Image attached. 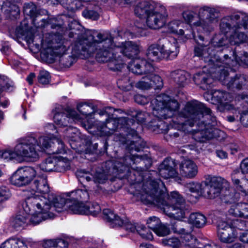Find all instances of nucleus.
<instances>
[{
	"label": "nucleus",
	"instance_id": "nucleus-1",
	"mask_svg": "<svg viewBox=\"0 0 248 248\" xmlns=\"http://www.w3.org/2000/svg\"><path fill=\"white\" fill-rule=\"evenodd\" d=\"M73 56L90 55L96 52V58L99 62H108L109 68L120 70L124 66L123 57L132 58L139 52V46L135 42L125 41L113 42L112 37L108 34L98 33L95 38L90 35L88 39H79L69 47Z\"/></svg>",
	"mask_w": 248,
	"mask_h": 248
},
{
	"label": "nucleus",
	"instance_id": "nucleus-2",
	"mask_svg": "<svg viewBox=\"0 0 248 248\" xmlns=\"http://www.w3.org/2000/svg\"><path fill=\"white\" fill-rule=\"evenodd\" d=\"M211 116V110L197 100L188 102L185 107L172 119V127L185 132L196 134L195 138L200 142H205L220 136L223 132L205 124L202 118Z\"/></svg>",
	"mask_w": 248,
	"mask_h": 248
},
{
	"label": "nucleus",
	"instance_id": "nucleus-3",
	"mask_svg": "<svg viewBox=\"0 0 248 248\" xmlns=\"http://www.w3.org/2000/svg\"><path fill=\"white\" fill-rule=\"evenodd\" d=\"M142 186L137 194L142 201L155 204L170 217L176 219L185 217L186 212L185 201L178 192L166 194L164 184L160 180H148Z\"/></svg>",
	"mask_w": 248,
	"mask_h": 248
},
{
	"label": "nucleus",
	"instance_id": "nucleus-4",
	"mask_svg": "<svg viewBox=\"0 0 248 248\" xmlns=\"http://www.w3.org/2000/svg\"><path fill=\"white\" fill-rule=\"evenodd\" d=\"M141 162H147L151 164V159L146 155H127L123 158L115 160L114 162L109 160L106 162V166H108L107 171L98 169L96 170H91L88 171L85 170H78L76 172V175L81 183L92 182L96 185L103 184L106 183L108 179V174H119L125 170H129V167L135 170L139 176H141V180H143V175L145 173L143 168L141 167H132V164L140 163Z\"/></svg>",
	"mask_w": 248,
	"mask_h": 248
},
{
	"label": "nucleus",
	"instance_id": "nucleus-5",
	"mask_svg": "<svg viewBox=\"0 0 248 248\" xmlns=\"http://www.w3.org/2000/svg\"><path fill=\"white\" fill-rule=\"evenodd\" d=\"M182 16L188 25L180 20H173L169 23L167 28L170 32L183 36V39L187 40L194 36L191 29L199 28L205 31H211L212 24L217 21L218 13L214 8L203 6L199 9L198 15L193 11H186Z\"/></svg>",
	"mask_w": 248,
	"mask_h": 248
},
{
	"label": "nucleus",
	"instance_id": "nucleus-6",
	"mask_svg": "<svg viewBox=\"0 0 248 248\" xmlns=\"http://www.w3.org/2000/svg\"><path fill=\"white\" fill-rule=\"evenodd\" d=\"M220 30L223 36L214 39V46L219 47L230 43L234 45L248 41V16L237 13L223 18L220 24Z\"/></svg>",
	"mask_w": 248,
	"mask_h": 248
},
{
	"label": "nucleus",
	"instance_id": "nucleus-7",
	"mask_svg": "<svg viewBox=\"0 0 248 248\" xmlns=\"http://www.w3.org/2000/svg\"><path fill=\"white\" fill-rule=\"evenodd\" d=\"M50 144L46 137L37 138L34 135H28L19 138L13 150L0 151V157L7 161H34L39 157L37 147L44 149Z\"/></svg>",
	"mask_w": 248,
	"mask_h": 248
},
{
	"label": "nucleus",
	"instance_id": "nucleus-8",
	"mask_svg": "<svg viewBox=\"0 0 248 248\" xmlns=\"http://www.w3.org/2000/svg\"><path fill=\"white\" fill-rule=\"evenodd\" d=\"M45 199L27 198L22 204L20 210L13 220L14 227L17 228L24 226L28 220L33 225H37L53 217L52 213L47 212L49 205Z\"/></svg>",
	"mask_w": 248,
	"mask_h": 248
},
{
	"label": "nucleus",
	"instance_id": "nucleus-9",
	"mask_svg": "<svg viewBox=\"0 0 248 248\" xmlns=\"http://www.w3.org/2000/svg\"><path fill=\"white\" fill-rule=\"evenodd\" d=\"M133 124V121H127L124 117L107 119L105 122L100 121H88L87 124H84V127L89 133L100 137L109 136L114 131L120 129L124 130L126 129L128 131L127 136L136 135L135 130L129 129V127Z\"/></svg>",
	"mask_w": 248,
	"mask_h": 248
},
{
	"label": "nucleus",
	"instance_id": "nucleus-10",
	"mask_svg": "<svg viewBox=\"0 0 248 248\" xmlns=\"http://www.w3.org/2000/svg\"><path fill=\"white\" fill-rule=\"evenodd\" d=\"M179 107L177 101L165 94H161L152 99L150 106L152 115L157 120L171 117Z\"/></svg>",
	"mask_w": 248,
	"mask_h": 248
},
{
	"label": "nucleus",
	"instance_id": "nucleus-11",
	"mask_svg": "<svg viewBox=\"0 0 248 248\" xmlns=\"http://www.w3.org/2000/svg\"><path fill=\"white\" fill-rule=\"evenodd\" d=\"M165 11L164 7L157 4L154 9L145 17V23H142L141 19L135 23V27L138 30L136 33L140 36L146 35L144 30L148 28L155 30L162 27L166 22L165 16L164 14Z\"/></svg>",
	"mask_w": 248,
	"mask_h": 248
},
{
	"label": "nucleus",
	"instance_id": "nucleus-12",
	"mask_svg": "<svg viewBox=\"0 0 248 248\" xmlns=\"http://www.w3.org/2000/svg\"><path fill=\"white\" fill-rule=\"evenodd\" d=\"M231 55L232 56V58L231 57H229L227 54L224 55L223 61L225 62L224 63L220 60L217 59L215 62V58L214 62L209 64L211 66V69L210 72L211 73V76L217 79V77L219 76L220 74L221 73L223 75L224 70H229L231 69V66H234L235 64L239 63L240 62H244L246 65H248V53L246 52H244L243 56L240 57L238 56L235 51H232L231 52Z\"/></svg>",
	"mask_w": 248,
	"mask_h": 248
},
{
	"label": "nucleus",
	"instance_id": "nucleus-13",
	"mask_svg": "<svg viewBox=\"0 0 248 248\" xmlns=\"http://www.w3.org/2000/svg\"><path fill=\"white\" fill-rule=\"evenodd\" d=\"M129 70L135 74H149L151 87L159 89L162 87V78L158 75H154V67L153 64L145 60L135 59L132 60L128 65Z\"/></svg>",
	"mask_w": 248,
	"mask_h": 248
},
{
	"label": "nucleus",
	"instance_id": "nucleus-14",
	"mask_svg": "<svg viewBox=\"0 0 248 248\" xmlns=\"http://www.w3.org/2000/svg\"><path fill=\"white\" fill-rule=\"evenodd\" d=\"M179 51L177 45L174 43L167 42L162 46L152 44L148 47L146 56L150 61L157 62L164 58L173 59L177 56Z\"/></svg>",
	"mask_w": 248,
	"mask_h": 248
},
{
	"label": "nucleus",
	"instance_id": "nucleus-15",
	"mask_svg": "<svg viewBox=\"0 0 248 248\" xmlns=\"http://www.w3.org/2000/svg\"><path fill=\"white\" fill-rule=\"evenodd\" d=\"M35 179L31 186L32 190L31 194L27 195V198H38L39 199H45L47 201V204L49 205V209L47 212H50L51 206L50 204V187L47 183L46 176L45 174H40L37 171V174L35 177Z\"/></svg>",
	"mask_w": 248,
	"mask_h": 248
},
{
	"label": "nucleus",
	"instance_id": "nucleus-16",
	"mask_svg": "<svg viewBox=\"0 0 248 248\" xmlns=\"http://www.w3.org/2000/svg\"><path fill=\"white\" fill-rule=\"evenodd\" d=\"M226 193L221 199L223 202L230 204L229 214L235 217L248 218V203L237 202L239 198L237 193H230L229 191Z\"/></svg>",
	"mask_w": 248,
	"mask_h": 248
},
{
	"label": "nucleus",
	"instance_id": "nucleus-17",
	"mask_svg": "<svg viewBox=\"0 0 248 248\" xmlns=\"http://www.w3.org/2000/svg\"><path fill=\"white\" fill-rule=\"evenodd\" d=\"M37 170L31 167H25L17 169L10 178L13 185L22 186L29 184L35 178Z\"/></svg>",
	"mask_w": 248,
	"mask_h": 248
},
{
	"label": "nucleus",
	"instance_id": "nucleus-18",
	"mask_svg": "<svg viewBox=\"0 0 248 248\" xmlns=\"http://www.w3.org/2000/svg\"><path fill=\"white\" fill-rule=\"evenodd\" d=\"M227 181L221 177L209 176L204 182V194L209 198H215L223 191Z\"/></svg>",
	"mask_w": 248,
	"mask_h": 248
},
{
	"label": "nucleus",
	"instance_id": "nucleus-19",
	"mask_svg": "<svg viewBox=\"0 0 248 248\" xmlns=\"http://www.w3.org/2000/svg\"><path fill=\"white\" fill-rule=\"evenodd\" d=\"M238 232L226 221H220L217 224V236L221 242L232 243L237 239Z\"/></svg>",
	"mask_w": 248,
	"mask_h": 248
},
{
	"label": "nucleus",
	"instance_id": "nucleus-20",
	"mask_svg": "<svg viewBox=\"0 0 248 248\" xmlns=\"http://www.w3.org/2000/svg\"><path fill=\"white\" fill-rule=\"evenodd\" d=\"M23 12L24 14L30 16L32 18V23L37 28H45L49 24L50 19L46 20L40 18V16L46 13V11H38L36 6L33 3L25 4Z\"/></svg>",
	"mask_w": 248,
	"mask_h": 248
},
{
	"label": "nucleus",
	"instance_id": "nucleus-21",
	"mask_svg": "<svg viewBox=\"0 0 248 248\" xmlns=\"http://www.w3.org/2000/svg\"><path fill=\"white\" fill-rule=\"evenodd\" d=\"M62 107L61 106H59L53 110L54 122L60 126H66L72 121L79 119V115L74 110L70 109L67 111L66 114L62 112Z\"/></svg>",
	"mask_w": 248,
	"mask_h": 248
},
{
	"label": "nucleus",
	"instance_id": "nucleus-22",
	"mask_svg": "<svg viewBox=\"0 0 248 248\" xmlns=\"http://www.w3.org/2000/svg\"><path fill=\"white\" fill-rule=\"evenodd\" d=\"M232 96L230 93L220 91H215L212 94V100L218 104L217 108L220 111H235L233 106L230 104Z\"/></svg>",
	"mask_w": 248,
	"mask_h": 248
},
{
	"label": "nucleus",
	"instance_id": "nucleus-23",
	"mask_svg": "<svg viewBox=\"0 0 248 248\" xmlns=\"http://www.w3.org/2000/svg\"><path fill=\"white\" fill-rule=\"evenodd\" d=\"M228 70H224L223 75L221 73L217 77V79L222 82V84L227 86L228 88H236L241 89L246 85L248 80L244 75H236L234 78L229 79Z\"/></svg>",
	"mask_w": 248,
	"mask_h": 248
},
{
	"label": "nucleus",
	"instance_id": "nucleus-24",
	"mask_svg": "<svg viewBox=\"0 0 248 248\" xmlns=\"http://www.w3.org/2000/svg\"><path fill=\"white\" fill-rule=\"evenodd\" d=\"M193 36H194L191 37H193L198 44V46L195 47V55L203 59L205 62H209V64L212 63L214 62V59L212 57V53L209 52L210 47L199 42V41H203V37L201 34L196 36L194 32Z\"/></svg>",
	"mask_w": 248,
	"mask_h": 248
},
{
	"label": "nucleus",
	"instance_id": "nucleus-25",
	"mask_svg": "<svg viewBox=\"0 0 248 248\" xmlns=\"http://www.w3.org/2000/svg\"><path fill=\"white\" fill-rule=\"evenodd\" d=\"M45 129L47 133L49 134H51V136L49 137L45 136H37L34 134H31L30 135H34L37 138L44 137H46L50 144V146L48 148H45L44 149L43 148H39L38 147L37 148L38 149V153L42 150H45L46 149H48L52 146V144L57 143L58 145V149L55 151H53L54 153H56L57 154H61L64 152V145L63 142L62 141L61 139L57 135H54L52 133L53 131L56 130L55 126L52 124H48L45 126Z\"/></svg>",
	"mask_w": 248,
	"mask_h": 248
},
{
	"label": "nucleus",
	"instance_id": "nucleus-26",
	"mask_svg": "<svg viewBox=\"0 0 248 248\" xmlns=\"http://www.w3.org/2000/svg\"><path fill=\"white\" fill-rule=\"evenodd\" d=\"M232 180L236 188L239 191L248 194V173H243L239 169L234 170L231 174Z\"/></svg>",
	"mask_w": 248,
	"mask_h": 248
},
{
	"label": "nucleus",
	"instance_id": "nucleus-27",
	"mask_svg": "<svg viewBox=\"0 0 248 248\" xmlns=\"http://www.w3.org/2000/svg\"><path fill=\"white\" fill-rule=\"evenodd\" d=\"M174 232L181 234V242L185 248H198L199 243L197 239L190 233L186 232L184 229L181 228L180 223H177L172 228Z\"/></svg>",
	"mask_w": 248,
	"mask_h": 248
},
{
	"label": "nucleus",
	"instance_id": "nucleus-28",
	"mask_svg": "<svg viewBox=\"0 0 248 248\" xmlns=\"http://www.w3.org/2000/svg\"><path fill=\"white\" fill-rule=\"evenodd\" d=\"M180 174L184 177L192 179L198 174V168L196 163L190 159L184 160L179 165Z\"/></svg>",
	"mask_w": 248,
	"mask_h": 248
},
{
	"label": "nucleus",
	"instance_id": "nucleus-29",
	"mask_svg": "<svg viewBox=\"0 0 248 248\" xmlns=\"http://www.w3.org/2000/svg\"><path fill=\"white\" fill-rule=\"evenodd\" d=\"M173 167L174 162L172 160L165 159L159 167V175L165 179L175 177L177 173Z\"/></svg>",
	"mask_w": 248,
	"mask_h": 248
},
{
	"label": "nucleus",
	"instance_id": "nucleus-30",
	"mask_svg": "<svg viewBox=\"0 0 248 248\" xmlns=\"http://www.w3.org/2000/svg\"><path fill=\"white\" fill-rule=\"evenodd\" d=\"M119 113H125L128 117H126L127 118V121L133 120V124L132 125L134 124L135 120L137 121L138 123H142L145 120H147L149 115V112H142L140 111L136 110L134 109H130L129 110H127V111H124V110L119 109L116 110ZM130 126H132L131 125Z\"/></svg>",
	"mask_w": 248,
	"mask_h": 248
},
{
	"label": "nucleus",
	"instance_id": "nucleus-31",
	"mask_svg": "<svg viewBox=\"0 0 248 248\" xmlns=\"http://www.w3.org/2000/svg\"><path fill=\"white\" fill-rule=\"evenodd\" d=\"M157 4L150 1H142L137 4L135 7V14L140 18L145 17L148 14L153 10Z\"/></svg>",
	"mask_w": 248,
	"mask_h": 248
},
{
	"label": "nucleus",
	"instance_id": "nucleus-32",
	"mask_svg": "<svg viewBox=\"0 0 248 248\" xmlns=\"http://www.w3.org/2000/svg\"><path fill=\"white\" fill-rule=\"evenodd\" d=\"M170 78L178 86L184 87L188 83L190 75L184 70H176L171 73Z\"/></svg>",
	"mask_w": 248,
	"mask_h": 248
},
{
	"label": "nucleus",
	"instance_id": "nucleus-33",
	"mask_svg": "<svg viewBox=\"0 0 248 248\" xmlns=\"http://www.w3.org/2000/svg\"><path fill=\"white\" fill-rule=\"evenodd\" d=\"M66 207H67V210L73 214L85 215L87 212L84 203L72 200L70 197L67 200Z\"/></svg>",
	"mask_w": 248,
	"mask_h": 248
},
{
	"label": "nucleus",
	"instance_id": "nucleus-34",
	"mask_svg": "<svg viewBox=\"0 0 248 248\" xmlns=\"http://www.w3.org/2000/svg\"><path fill=\"white\" fill-rule=\"evenodd\" d=\"M204 72L196 73L193 77V80L195 84L200 85L201 88L204 90L208 89L209 85L212 83L213 78Z\"/></svg>",
	"mask_w": 248,
	"mask_h": 248
},
{
	"label": "nucleus",
	"instance_id": "nucleus-35",
	"mask_svg": "<svg viewBox=\"0 0 248 248\" xmlns=\"http://www.w3.org/2000/svg\"><path fill=\"white\" fill-rule=\"evenodd\" d=\"M68 199V198L65 199L60 196H58L54 199L53 202L50 200L51 206L50 211L53 214V217L49 218V219L53 218L54 217V214L53 213L54 209L58 212H61L64 210H67V207H66V204ZM50 200H51L50 198ZM47 219H48V218Z\"/></svg>",
	"mask_w": 248,
	"mask_h": 248
},
{
	"label": "nucleus",
	"instance_id": "nucleus-36",
	"mask_svg": "<svg viewBox=\"0 0 248 248\" xmlns=\"http://www.w3.org/2000/svg\"><path fill=\"white\" fill-rule=\"evenodd\" d=\"M186 187L195 195L189 196V200L195 202L197 198L204 194L203 186L200 183L191 182L186 184Z\"/></svg>",
	"mask_w": 248,
	"mask_h": 248
},
{
	"label": "nucleus",
	"instance_id": "nucleus-37",
	"mask_svg": "<svg viewBox=\"0 0 248 248\" xmlns=\"http://www.w3.org/2000/svg\"><path fill=\"white\" fill-rule=\"evenodd\" d=\"M103 213L104 218L111 223L112 227L121 226L124 224L123 220L110 209H104Z\"/></svg>",
	"mask_w": 248,
	"mask_h": 248
},
{
	"label": "nucleus",
	"instance_id": "nucleus-38",
	"mask_svg": "<svg viewBox=\"0 0 248 248\" xmlns=\"http://www.w3.org/2000/svg\"><path fill=\"white\" fill-rule=\"evenodd\" d=\"M0 248H28V247L22 238L11 237L5 241Z\"/></svg>",
	"mask_w": 248,
	"mask_h": 248
},
{
	"label": "nucleus",
	"instance_id": "nucleus-39",
	"mask_svg": "<svg viewBox=\"0 0 248 248\" xmlns=\"http://www.w3.org/2000/svg\"><path fill=\"white\" fill-rule=\"evenodd\" d=\"M188 222L197 228H201L205 225L206 218L201 213H193L189 216Z\"/></svg>",
	"mask_w": 248,
	"mask_h": 248
},
{
	"label": "nucleus",
	"instance_id": "nucleus-40",
	"mask_svg": "<svg viewBox=\"0 0 248 248\" xmlns=\"http://www.w3.org/2000/svg\"><path fill=\"white\" fill-rule=\"evenodd\" d=\"M69 197L72 200L84 203L88 201L89 195L87 190L77 189L71 192Z\"/></svg>",
	"mask_w": 248,
	"mask_h": 248
},
{
	"label": "nucleus",
	"instance_id": "nucleus-41",
	"mask_svg": "<svg viewBox=\"0 0 248 248\" xmlns=\"http://www.w3.org/2000/svg\"><path fill=\"white\" fill-rule=\"evenodd\" d=\"M44 248H67L68 243L62 239L45 241L43 245Z\"/></svg>",
	"mask_w": 248,
	"mask_h": 248
},
{
	"label": "nucleus",
	"instance_id": "nucleus-42",
	"mask_svg": "<svg viewBox=\"0 0 248 248\" xmlns=\"http://www.w3.org/2000/svg\"><path fill=\"white\" fill-rule=\"evenodd\" d=\"M55 171L61 172L68 169L70 166L69 161L62 157H54Z\"/></svg>",
	"mask_w": 248,
	"mask_h": 248
},
{
	"label": "nucleus",
	"instance_id": "nucleus-43",
	"mask_svg": "<svg viewBox=\"0 0 248 248\" xmlns=\"http://www.w3.org/2000/svg\"><path fill=\"white\" fill-rule=\"evenodd\" d=\"M55 162L54 157H49L40 164V169L44 171H55Z\"/></svg>",
	"mask_w": 248,
	"mask_h": 248
},
{
	"label": "nucleus",
	"instance_id": "nucleus-44",
	"mask_svg": "<svg viewBox=\"0 0 248 248\" xmlns=\"http://www.w3.org/2000/svg\"><path fill=\"white\" fill-rule=\"evenodd\" d=\"M41 55L46 57L47 59L52 60L55 56L60 53L57 48H52L49 46L46 48L44 45H42V50H41Z\"/></svg>",
	"mask_w": 248,
	"mask_h": 248
},
{
	"label": "nucleus",
	"instance_id": "nucleus-45",
	"mask_svg": "<svg viewBox=\"0 0 248 248\" xmlns=\"http://www.w3.org/2000/svg\"><path fill=\"white\" fill-rule=\"evenodd\" d=\"M244 97V95H242L241 98L243 101V104H244V107L243 110L240 113L239 119L241 124L244 126L248 127V108L246 107L247 104L243 99Z\"/></svg>",
	"mask_w": 248,
	"mask_h": 248
},
{
	"label": "nucleus",
	"instance_id": "nucleus-46",
	"mask_svg": "<svg viewBox=\"0 0 248 248\" xmlns=\"http://www.w3.org/2000/svg\"><path fill=\"white\" fill-rule=\"evenodd\" d=\"M64 137L72 141H76L79 137V132L77 128L69 127L65 131Z\"/></svg>",
	"mask_w": 248,
	"mask_h": 248
},
{
	"label": "nucleus",
	"instance_id": "nucleus-47",
	"mask_svg": "<svg viewBox=\"0 0 248 248\" xmlns=\"http://www.w3.org/2000/svg\"><path fill=\"white\" fill-rule=\"evenodd\" d=\"M146 75V76L143 77L140 80L136 83L135 86L137 88L147 90L152 88L149 74Z\"/></svg>",
	"mask_w": 248,
	"mask_h": 248
},
{
	"label": "nucleus",
	"instance_id": "nucleus-48",
	"mask_svg": "<svg viewBox=\"0 0 248 248\" xmlns=\"http://www.w3.org/2000/svg\"><path fill=\"white\" fill-rule=\"evenodd\" d=\"M143 238L152 240L153 236L152 233L149 232V229L142 225H138L136 231Z\"/></svg>",
	"mask_w": 248,
	"mask_h": 248
},
{
	"label": "nucleus",
	"instance_id": "nucleus-49",
	"mask_svg": "<svg viewBox=\"0 0 248 248\" xmlns=\"http://www.w3.org/2000/svg\"><path fill=\"white\" fill-rule=\"evenodd\" d=\"M163 243L164 245L170 246L172 248H177L182 245L181 240L176 237H172L168 239H164Z\"/></svg>",
	"mask_w": 248,
	"mask_h": 248
},
{
	"label": "nucleus",
	"instance_id": "nucleus-50",
	"mask_svg": "<svg viewBox=\"0 0 248 248\" xmlns=\"http://www.w3.org/2000/svg\"><path fill=\"white\" fill-rule=\"evenodd\" d=\"M154 232L159 236H164L170 233V230L166 225L161 223Z\"/></svg>",
	"mask_w": 248,
	"mask_h": 248
},
{
	"label": "nucleus",
	"instance_id": "nucleus-51",
	"mask_svg": "<svg viewBox=\"0 0 248 248\" xmlns=\"http://www.w3.org/2000/svg\"><path fill=\"white\" fill-rule=\"evenodd\" d=\"M116 140H119L122 143L127 145H129V148L130 150H132L134 149L135 151H138L139 150L138 148L136 147V145H135V142L134 141H129L127 140L126 137L124 136V134H120V137L118 138H115Z\"/></svg>",
	"mask_w": 248,
	"mask_h": 248
},
{
	"label": "nucleus",
	"instance_id": "nucleus-52",
	"mask_svg": "<svg viewBox=\"0 0 248 248\" xmlns=\"http://www.w3.org/2000/svg\"><path fill=\"white\" fill-rule=\"evenodd\" d=\"M160 219L156 217H150L147 220L148 227L154 231L161 224Z\"/></svg>",
	"mask_w": 248,
	"mask_h": 248
},
{
	"label": "nucleus",
	"instance_id": "nucleus-53",
	"mask_svg": "<svg viewBox=\"0 0 248 248\" xmlns=\"http://www.w3.org/2000/svg\"><path fill=\"white\" fill-rule=\"evenodd\" d=\"M87 213L85 215H92L93 216H96L101 212V208L99 205L97 203H94L90 207L86 206Z\"/></svg>",
	"mask_w": 248,
	"mask_h": 248
},
{
	"label": "nucleus",
	"instance_id": "nucleus-54",
	"mask_svg": "<svg viewBox=\"0 0 248 248\" xmlns=\"http://www.w3.org/2000/svg\"><path fill=\"white\" fill-rule=\"evenodd\" d=\"M230 225L238 232V231L243 230L246 228L247 222L241 219H235L233 220Z\"/></svg>",
	"mask_w": 248,
	"mask_h": 248
},
{
	"label": "nucleus",
	"instance_id": "nucleus-55",
	"mask_svg": "<svg viewBox=\"0 0 248 248\" xmlns=\"http://www.w3.org/2000/svg\"><path fill=\"white\" fill-rule=\"evenodd\" d=\"M82 15L86 18L94 20L98 19L99 16L98 13L96 11L89 9L84 10L82 12Z\"/></svg>",
	"mask_w": 248,
	"mask_h": 248
},
{
	"label": "nucleus",
	"instance_id": "nucleus-56",
	"mask_svg": "<svg viewBox=\"0 0 248 248\" xmlns=\"http://www.w3.org/2000/svg\"><path fill=\"white\" fill-rule=\"evenodd\" d=\"M50 75L46 71H41L38 76V81L42 84H47L50 81Z\"/></svg>",
	"mask_w": 248,
	"mask_h": 248
},
{
	"label": "nucleus",
	"instance_id": "nucleus-57",
	"mask_svg": "<svg viewBox=\"0 0 248 248\" xmlns=\"http://www.w3.org/2000/svg\"><path fill=\"white\" fill-rule=\"evenodd\" d=\"M10 190L6 186H0V202L7 200L11 197Z\"/></svg>",
	"mask_w": 248,
	"mask_h": 248
},
{
	"label": "nucleus",
	"instance_id": "nucleus-58",
	"mask_svg": "<svg viewBox=\"0 0 248 248\" xmlns=\"http://www.w3.org/2000/svg\"><path fill=\"white\" fill-rule=\"evenodd\" d=\"M86 105V106H88V104H86V103H79L77 105V109L83 115H84L86 116V118L87 119V121L86 122V123H83L82 124L83 125V126L84 127V124H87V122L88 121H90L91 120V121H93L92 120V116H93V115L94 114V113H89V114H87L86 112H84L83 111L82 109H81V108L84 106Z\"/></svg>",
	"mask_w": 248,
	"mask_h": 248
},
{
	"label": "nucleus",
	"instance_id": "nucleus-59",
	"mask_svg": "<svg viewBox=\"0 0 248 248\" xmlns=\"http://www.w3.org/2000/svg\"><path fill=\"white\" fill-rule=\"evenodd\" d=\"M134 99L136 102L140 105H145L148 103L150 99L145 96L141 94H137L134 96Z\"/></svg>",
	"mask_w": 248,
	"mask_h": 248
},
{
	"label": "nucleus",
	"instance_id": "nucleus-60",
	"mask_svg": "<svg viewBox=\"0 0 248 248\" xmlns=\"http://www.w3.org/2000/svg\"><path fill=\"white\" fill-rule=\"evenodd\" d=\"M11 16L16 17L20 12L18 6L16 4H11L8 10Z\"/></svg>",
	"mask_w": 248,
	"mask_h": 248
},
{
	"label": "nucleus",
	"instance_id": "nucleus-61",
	"mask_svg": "<svg viewBox=\"0 0 248 248\" xmlns=\"http://www.w3.org/2000/svg\"><path fill=\"white\" fill-rule=\"evenodd\" d=\"M240 172L243 173H248V157L242 160L240 164Z\"/></svg>",
	"mask_w": 248,
	"mask_h": 248
},
{
	"label": "nucleus",
	"instance_id": "nucleus-62",
	"mask_svg": "<svg viewBox=\"0 0 248 248\" xmlns=\"http://www.w3.org/2000/svg\"><path fill=\"white\" fill-rule=\"evenodd\" d=\"M239 239L242 242L248 244V230L239 232Z\"/></svg>",
	"mask_w": 248,
	"mask_h": 248
},
{
	"label": "nucleus",
	"instance_id": "nucleus-63",
	"mask_svg": "<svg viewBox=\"0 0 248 248\" xmlns=\"http://www.w3.org/2000/svg\"><path fill=\"white\" fill-rule=\"evenodd\" d=\"M138 226L130 222H126L124 224V227L127 231L133 232L137 231Z\"/></svg>",
	"mask_w": 248,
	"mask_h": 248
},
{
	"label": "nucleus",
	"instance_id": "nucleus-64",
	"mask_svg": "<svg viewBox=\"0 0 248 248\" xmlns=\"http://www.w3.org/2000/svg\"><path fill=\"white\" fill-rule=\"evenodd\" d=\"M216 154L221 159H224L227 157V153L223 150H217Z\"/></svg>",
	"mask_w": 248,
	"mask_h": 248
}]
</instances>
